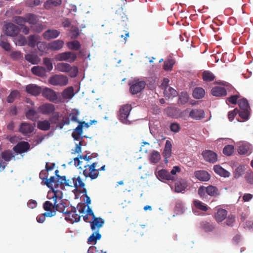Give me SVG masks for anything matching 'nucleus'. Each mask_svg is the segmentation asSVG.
<instances>
[{
	"label": "nucleus",
	"mask_w": 253,
	"mask_h": 253,
	"mask_svg": "<svg viewBox=\"0 0 253 253\" xmlns=\"http://www.w3.org/2000/svg\"><path fill=\"white\" fill-rule=\"evenodd\" d=\"M34 127L31 124L23 122L19 126V131L23 134H27L32 133Z\"/></svg>",
	"instance_id": "f3484780"
},
{
	"label": "nucleus",
	"mask_w": 253,
	"mask_h": 253,
	"mask_svg": "<svg viewBox=\"0 0 253 253\" xmlns=\"http://www.w3.org/2000/svg\"><path fill=\"white\" fill-rule=\"evenodd\" d=\"M207 194L211 197H216L219 195L220 193L216 187L209 185L207 187Z\"/></svg>",
	"instance_id": "4c0bfd02"
},
{
	"label": "nucleus",
	"mask_w": 253,
	"mask_h": 253,
	"mask_svg": "<svg viewBox=\"0 0 253 253\" xmlns=\"http://www.w3.org/2000/svg\"><path fill=\"white\" fill-rule=\"evenodd\" d=\"M15 160V155L9 149L4 150L0 153V168L4 169L8 163L11 160Z\"/></svg>",
	"instance_id": "39448f33"
},
{
	"label": "nucleus",
	"mask_w": 253,
	"mask_h": 253,
	"mask_svg": "<svg viewBox=\"0 0 253 253\" xmlns=\"http://www.w3.org/2000/svg\"><path fill=\"white\" fill-rule=\"evenodd\" d=\"M51 127L50 123L48 120L39 121L37 123V127L42 130H48Z\"/></svg>",
	"instance_id": "c9c22d12"
},
{
	"label": "nucleus",
	"mask_w": 253,
	"mask_h": 253,
	"mask_svg": "<svg viewBox=\"0 0 253 253\" xmlns=\"http://www.w3.org/2000/svg\"><path fill=\"white\" fill-rule=\"evenodd\" d=\"M198 193L199 195L202 198L206 197L207 187L204 186H201L198 189Z\"/></svg>",
	"instance_id": "338daca9"
},
{
	"label": "nucleus",
	"mask_w": 253,
	"mask_h": 253,
	"mask_svg": "<svg viewBox=\"0 0 253 253\" xmlns=\"http://www.w3.org/2000/svg\"><path fill=\"white\" fill-rule=\"evenodd\" d=\"M63 46V42L60 40L54 41L49 43L47 47L51 50H58Z\"/></svg>",
	"instance_id": "bb28decb"
},
{
	"label": "nucleus",
	"mask_w": 253,
	"mask_h": 253,
	"mask_svg": "<svg viewBox=\"0 0 253 253\" xmlns=\"http://www.w3.org/2000/svg\"><path fill=\"white\" fill-rule=\"evenodd\" d=\"M18 94V91L16 90L12 91L7 97V102L9 103H13Z\"/></svg>",
	"instance_id": "3c124183"
},
{
	"label": "nucleus",
	"mask_w": 253,
	"mask_h": 253,
	"mask_svg": "<svg viewBox=\"0 0 253 253\" xmlns=\"http://www.w3.org/2000/svg\"><path fill=\"white\" fill-rule=\"evenodd\" d=\"M200 228L206 232H212L215 228V225L213 223L207 221H203L200 223Z\"/></svg>",
	"instance_id": "a878e982"
},
{
	"label": "nucleus",
	"mask_w": 253,
	"mask_h": 253,
	"mask_svg": "<svg viewBox=\"0 0 253 253\" xmlns=\"http://www.w3.org/2000/svg\"><path fill=\"white\" fill-rule=\"evenodd\" d=\"M227 211L223 209H219L214 214V218L218 222H221L227 217Z\"/></svg>",
	"instance_id": "393cba45"
},
{
	"label": "nucleus",
	"mask_w": 253,
	"mask_h": 253,
	"mask_svg": "<svg viewBox=\"0 0 253 253\" xmlns=\"http://www.w3.org/2000/svg\"><path fill=\"white\" fill-rule=\"evenodd\" d=\"M250 110H239V116L244 120L247 121L249 119L250 115Z\"/></svg>",
	"instance_id": "5fc2aeb1"
},
{
	"label": "nucleus",
	"mask_w": 253,
	"mask_h": 253,
	"mask_svg": "<svg viewBox=\"0 0 253 253\" xmlns=\"http://www.w3.org/2000/svg\"><path fill=\"white\" fill-rule=\"evenodd\" d=\"M30 28L34 32L40 33L43 29V26L40 23H37L33 26H31Z\"/></svg>",
	"instance_id": "680f3d73"
},
{
	"label": "nucleus",
	"mask_w": 253,
	"mask_h": 253,
	"mask_svg": "<svg viewBox=\"0 0 253 253\" xmlns=\"http://www.w3.org/2000/svg\"><path fill=\"white\" fill-rule=\"evenodd\" d=\"M164 94L166 98H170L176 96L177 95V92L172 87L167 86L165 88Z\"/></svg>",
	"instance_id": "7c9ffc66"
},
{
	"label": "nucleus",
	"mask_w": 253,
	"mask_h": 253,
	"mask_svg": "<svg viewBox=\"0 0 253 253\" xmlns=\"http://www.w3.org/2000/svg\"><path fill=\"white\" fill-rule=\"evenodd\" d=\"M249 150V146L248 145L243 144L239 147L238 152L240 154L244 155L247 154Z\"/></svg>",
	"instance_id": "052dcab7"
},
{
	"label": "nucleus",
	"mask_w": 253,
	"mask_h": 253,
	"mask_svg": "<svg viewBox=\"0 0 253 253\" xmlns=\"http://www.w3.org/2000/svg\"><path fill=\"white\" fill-rule=\"evenodd\" d=\"M204 159L211 163H215L217 160V155L212 151L205 150L202 152Z\"/></svg>",
	"instance_id": "9d476101"
},
{
	"label": "nucleus",
	"mask_w": 253,
	"mask_h": 253,
	"mask_svg": "<svg viewBox=\"0 0 253 253\" xmlns=\"http://www.w3.org/2000/svg\"><path fill=\"white\" fill-rule=\"evenodd\" d=\"M66 203L64 202V209H65ZM77 210L75 208H72L71 210L68 211H64L65 219L73 223L78 222L80 220L81 216L76 213Z\"/></svg>",
	"instance_id": "0eeeda50"
},
{
	"label": "nucleus",
	"mask_w": 253,
	"mask_h": 253,
	"mask_svg": "<svg viewBox=\"0 0 253 253\" xmlns=\"http://www.w3.org/2000/svg\"><path fill=\"white\" fill-rule=\"evenodd\" d=\"M189 117L194 120H201L205 118L204 111L201 109H192L189 112Z\"/></svg>",
	"instance_id": "a211bd4d"
},
{
	"label": "nucleus",
	"mask_w": 253,
	"mask_h": 253,
	"mask_svg": "<svg viewBox=\"0 0 253 253\" xmlns=\"http://www.w3.org/2000/svg\"><path fill=\"white\" fill-rule=\"evenodd\" d=\"M175 63L173 59H169L164 62V69L166 71H171Z\"/></svg>",
	"instance_id": "864d4df0"
},
{
	"label": "nucleus",
	"mask_w": 253,
	"mask_h": 253,
	"mask_svg": "<svg viewBox=\"0 0 253 253\" xmlns=\"http://www.w3.org/2000/svg\"><path fill=\"white\" fill-rule=\"evenodd\" d=\"M75 176L71 177H68L66 176H64V185L72 187H75V185H77L76 182H75Z\"/></svg>",
	"instance_id": "49530a36"
},
{
	"label": "nucleus",
	"mask_w": 253,
	"mask_h": 253,
	"mask_svg": "<svg viewBox=\"0 0 253 253\" xmlns=\"http://www.w3.org/2000/svg\"><path fill=\"white\" fill-rule=\"evenodd\" d=\"M42 94L43 97L51 101H54L57 99L55 92L48 88H44L42 91Z\"/></svg>",
	"instance_id": "6ab92c4d"
},
{
	"label": "nucleus",
	"mask_w": 253,
	"mask_h": 253,
	"mask_svg": "<svg viewBox=\"0 0 253 253\" xmlns=\"http://www.w3.org/2000/svg\"><path fill=\"white\" fill-rule=\"evenodd\" d=\"M146 82L144 81L134 80L130 84L129 91L132 95L140 92L145 87Z\"/></svg>",
	"instance_id": "423d86ee"
},
{
	"label": "nucleus",
	"mask_w": 253,
	"mask_h": 253,
	"mask_svg": "<svg viewBox=\"0 0 253 253\" xmlns=\"http://www.w3.org/2000/svg\"><path fill=\"white\" fill-rule=\"evenodd\" d=\"M94 123H97V121L95 120H91L89 123H85V122H79L78 126H82L81 130H83V127L88 128L90 125H92Z\"/></svg>",
	"instance_id": "69168bd1"
},
{
	"label": "nucleus",
	"mask_w": 253,
	"mask_h": 253,
	"mask_svg": "<svg viewBox=\"0 0 253 253\" xmlns=\"http://www.w3.org/2000/svg\"><path fill=\"white\" fill-rule=\"evenodd\" d=\"M238 112L239 109L237 108L234 109L233 111H229L228 114V118L229 120L230 121H232Z\"/></svg>",
	"instance_id": "774afa93"
},
{
	"label": "nucleus",
	"mask_w": 253,
	"mask_h": 253,
	"mask_svg": "<svg viewBox=\"0 0 253 253\" xmlns=\"http://www.w3.org/2000/svg\"><path fill=\"white\" fill-rule=\"evenodd\" d=\"M37 112L34 109L29 110L25 114L27 119L35 121L37 119Z\"/></svg>",
	"instance_id": "09e8293b"
},
{
	"label": "nucleus",
	"mask_w": 253,
	"mask_h": 253,
	"mask_svg": "<svg viewBox=\"0 0 253 253\" xmlns=\"http://www.w3.org/2000/svg\"><path fill=\"white\" fill-rule=\"evenodd\" d=\"M55 110L54 105L50 103L43 104L38 108L39 112L43 115H50L53 113Z\"/></svg>",
	"instance_id": "f8f14e48"
},
{
	"label": "nucleus",
	"mask_w": 253,
	"mask_h": 253,
	"mask_svg": "<svg viewBox=\"0 0 253 253\" xmlns=\"http://www.w3.org/2000/svg\"><path fill=\"white\" fill-rule=\"evenodd\" d=\"M26 17V23H28L29 24L32 25V26L34 25L37 24L38 22V18L37 16L33 14L28 13L25 15Z\"/></svg>",
	"instance_id": "79ce46f5"
},
{
	"label": "nucleus",
	"mask_w": 253,
	"mask_h": 253,
	"mask_svg": "<svg viewBox=\"0 0 253 253\" xmlns=\"http://www.w3.org/2000/svg\"><path fill=\"white\" fill-rule=\"evenodd\" d=\"M215 77L214 74L210 71L206 70L202 73V79L206 82H210L213 81Z\"/></svg>",
	"instance_id": "58836bf2"
},
{
	"label": "nucleus",
	"mask_w": 253,
	"mask_h": 253,
	"mask_svg": "<svg viewBox=\"0 0 253 253\" xmlns=\"http://www.w3.org/2000/svg\"><path fill=\"white\" fill-rule=\"evenodd\" d=\"M193 204L194 206L200 210L204 211H206L208 210V207L201 201L195 200L193 201Z\"/></svg>",
	"instance_id": "c03bdc74"
},
{
	"label": "nucleus",
	"mask_w": 253,
	"mask_h": 253,
	"mask_svg": "<svg viewBox=\"0 0 253 253\" xmlns=\"http://www.w3.org/2000/svg\"><path fill=\"white\" fill-rule=\"evenodd\" d=\"M5 33L9 36L13 37L18 34L19 29L18 26L12 23H8L5 25Z\"/></svg>",
	"instance_id": "dca6fc26"
},
{
	"label": "nucleus",
	"mask_w": 253,
	"mask_h": 253,
	"mask_svg": "<svg viewBox=\"0 0 253 253\" xmlns=\"http://www.w3.org/2000/svg\"><path fill=\"white\" fill-rule=\"evenodd\" d=\"M234 152V146L232 145L225 146L223 150V153L226 156H230Z\"/></svg>",
	"instance_id": "13d9d810"
},
{
	"label": "nucleus",
	"mask_w": 253,
	"mask_h": 253,
	"mask_svg": "<svg viewBox=\"0 0 253 253\" xmlns=\"http://www.w3.org/2000/svg\"><path fill=\"white\" fill-rule=\"evenodd\" d=\"M30 149V144L26 141L18 142L13 147L12 150L17 154H22L28 151Z\"/></svg>",
	"instance_id": "1a4fd4ad"
},
{
	"label": "nucleus",
	"mask_w": 253,
	"mask_h": 253,
	"mask_svg": "<svg viewBox=\"0 0 253 253\" xmlns=\"http://www.w3.org/2000/svg\"><path fill=\"white\" fill-rule=\"evenodd\" d=\"M194 176L202 181H208L211 178L210 174L206 170H200L194 172Z\"/></svg>",
	"instance_id": "aec40b11"
},
{
	"label": "nucleus",
	"mask_w": 253,
	"mask_h": 253,
	"mask_svg": "<svg viewBox=\"0 0 253 253\" xmlns=\"http://www.w3.org/2000/svg\"><path fill=\"white\" fill-rule=\"evenodd\" d=\"M13 22L20 26L24 25L26 23V17L20 16H15L13 17Z\"/></svg>",
	"instance_id": "8fccbe9b"
},
{
	"label": "nucleus",
	"mask_w": 253,
	"mask_h": 253,
	"mask_svg": "<svg viewBox=\"0 0 253 253\" xmlns=\"http://www.w3.org/2000/svg\"><path fill=\"white\" fill-rule=\"evenodd\" d=\"M77 58V54L73 51L64 52V61L73 63Z\"/></svg>",
	"instance_id": "473e14b6"
},
{
	"label": "nucleus",
	"mask_w": 253,
	"mask_h": 253,
	"mask_svg": "<svg viewBox=\"0 0 253 253\" xmlns=\"http://www.w3.org/2000/svg\"><path fill=\"white\" fill-rule=\"evenodd\" d=\"M89 153L86 154L85 155H80L79 157L74 159L75 165L77 167L79 166L80 169H82L83 161L82 160H84L86 161H89L93 158H95L97 156V154H92L88 155Z\"/></svg>",
	"instance_id": "ddd939ff"
},
{
	"label": "nucleus",
	"mask_w": 253,
	"mask_h": 253,
	"mask_svg": "<svg viewBox=\"0 0 253 253\" xmlns=\"http://www.w3.org/2000/svg\"><path fill=\"white\" fill-rule=\"evenodd\" d=\"M187 187V183L184 180H181L175 183V191L177 193L184 191Z\"/></svg>",
	"instance_id": "2f4dec72"
},
{
	"label": "nucleus",
	"mask_w": 253,
	"mask_h": 253,
	"mask_svg": "<svg viewBox=\"0 0 253 253\" xmlns=\"http://www.w3.org/2000/svg\"><path fill=\"white\" fill-rule=\"evenodd\" d=\"M80 112L77 109H73L72 112L69 115L68 118H64V125H68L70 123L69 119L71 121L77 122L79 123V122H80L78 120V116L79 115Z\"/></svg>",
	"instance_id": "5701e85b"
},
{
	"label": "nucleus",
	"mask_w": 253,
	"mask_h": 253,
	"mask_svg": "<svg viewBox=\"0 0 253 253\" xmlns=\"http://www.w3.org/2000/svg\"><path fill=\"white\" fill-rule=\"evenodd\" d=\"M49 83L52 85H61L63 83V75H55L49 80Z\"/></svg>",
	"instance_id": "e433bc0d"
},
{
	"label": "nucleus",
	"mask_w": 253,
	"mask_h": 253,
	"mask_svg": "<svg viewBox=\"0 0 253 253\" xmlns=\"http://www.w3.org/2000/svg\"><path fill=\"white\" fill-rule=\"evenodd\" d=\"M66 46L70 50L78 51L81 47V44L78 41L73 40L72 41L67 42Z\"/></svg>",
	"instance_id": "c756f323"
},
{
	"label": "nucleus",
	"mask_w": 253,
	"mask_h": 253,
	"mask_svg": "<svg viewBox=\"0 0 253 253\" xmlns=\"http://www.w3.org/2000/svg\"><path fill=\"white\" fill-rule=\"evenodd\" d=\"M59 34V32L56 30L48 29L43 33L42 36L45 40H50L58 37Z\"/></svg>",
	"instance_id": "4be33fe9"
},
{
	"label": "nucleus",
	"mask_w": 253,
	"mask_h": 253,
	"mask_svg": "<svg viewBox=\"0 0 253 253\" xmlns=\"http://www.w3.org/2000/svg\"><path fill=\"white\" fill-rule=\"evenodd\" d=\"M189 95L186 92H181L179 97V102L181 104H184L188 102Z\"/></svg>",
	"instance_id": "4d7b16f0"
},
{
	"label": "nucleus",
	"mask_w": 253,
	"mask_h": 253,
	"mask_svg": "<svg viewBox=\"0 0 253 253\" xmlns=\"http://www.w3.org/2000/svg\"><path fill=\"white\" fill-rule=\"evenodd\" d=\"M81 126H78L72 133V136L74 139L79 141H82L83 140L81 135L83 134V130H81Z\"/></svg>",
	"instance_id": "a19ab883"
},
{
	"label": "nucleus",
	"mask_w": 253,
	"mask_h": 253,
	"mask_svg": "<svg viewBox=\"0 0 253 253\" xmlns=\"http://www.w3.org/2000/svg\"><path fill=\"white\" fill-rule=\"evenodd\" d=\"M81 34V30L76 26H72L66 31V36L71 40L76 39Z\"/></svg>",
	"instance_id": "2eb2a0df"
},
{
	"label": "nucleus",
	"mask_w": 253,
	"mask_h": 253,
	"mask_svg": "<svg viewBox=\"0 0 253 253\" xmlns=\"http://www.w3.org/2000/svg\"><path fill=\"white\" fill-rule=\"evenodd\" d=\"M76 92L74 91V88L73 86H69L64 89V100H67V101L71 99L76 94Z\"/></svg>",
	"instance_id": "f704fd0d"
},
{
	"label": "nucleus",
	"mask_w": 253,
	"mask_h": 253,
	"mask_svg": "<svg viewBox=\"0 0 253 253\" xmlns=\"http://www.w3.org/2000/svg\"><path fill=\"white\" fill-rule=\"evenodd\" d=\"M25 58L27 61L32 64H36L38 63V57L36 55L28 54L25 55Z\"/></svg>",
	"instance_id": "603ef678"
},
{
	"label": "nucleus",
	"mask_w": 253,
	"mask_h": 253,
	"mask_svg": "<svg viewBox=\"0 0 253 253\" xmlns=\"http://www.w3.org/2000/svg\"><path fill=\"white\" fill-rule=\"evenodd\" d=\"M49 121L52 124H58L57 127L62 128L63 127V116L62 114L57 112L52 113V116L49 118Z\"/></svg>",
	"instance_id": "9b49d317"
},
{
	"label": "nucleus",
	"mask_w": 253,
	"mask_h": 253,
	"mask_svg": "<svg viewBox=\"0 0 253 253\" xmlns=\"http://www.w3.org/2000/svg\"><path fill=\"white\" fill-rule=\"evenodd\" d=\"M61 3V0H47L45 3V7L46 8L49 7L51 5L54 6H57L58 5H59Z\"/></svg>",
	"instance_id": "0e129e2a"
},
{
	"label": "nucleus",
	"mask_w": 253,
	"mask_h": 253,
	"mask_svg": "<svg viewBox=\"0 0 253 253\" xmlns=\"http://www.w3.org/2000/svg\"><path fill=\"white\" fill-rule=\"evenodd\" d=\"M171 148L172 145L169 140H167L166 142L164 151V156L166 158H169L171 154Z\"/></svg>",
	"instance_id": "37998d69"
},
{
	"label": "nucleus",
	"mask_w": 253,
	"mask_h": 253,
	"mask_svg": "<svg viewBox=\"0 0 253 253\" xmlns=\"http://www.w3.org/2000/svg\"><path fill=\"white\" fill-rule=\"evenodd\" d=\"M26 91L31 95L37 96L42 92V88L35 84H29L26 87Z\"/></svg>",
	"instance_id": "412c9836"
},
{
	"label": "nucleus",
	"mask_w": 253,
	"mask_h": 253,
	"mask_svg": "<svg viewBox=\"0 0 253 253\" xmlns=\"http://www.w3.org/2000/svg\"><path fill=\"white\" fill-rule=\"evenodd\" d=\"M238 105L240 110H250V107L248 100L246 98H242L238 100Z\"/></svg>",
	"instance_id": "de8ad7c7"
},
{
	"label": "nucleus",
	"mask_w": 253,
	"mask_h": 253,
	"mask_svg": "<svg viewBox=\"0 0 253 253\" xmlns=\"http://www.w3.org/2000/svg\"><path fill=\"white\" fill-rule=\"evenodd\" d=\"M43 64L46 67V71L47 72L51 71L53 69V65L51 59L49 58H44L43 59Z\"/></svg>",
	"instance_id": "6e6d98bb"
},
{
	"label": "nucleus",
	"mask_w": 253,
	"mask_h": 253,
	"mask_svg": "<svg viewBox=\"0 0 253 253\" xmlns=\"http://www.w3.org/2000/svg\"><path fill=\"white\" fill-rule=\"evenodd\" d=\"M211 94L215 96H225L227 94L226 89L221 86H215L213 87L211 90Z\"/></svg>",
	"instance_id": "b1692460"
},
{
	"label": "nucleus",
	"mask_w": 253,
	"mask_h": 253,
	"mask_svg": "<svg viewBox=\"0 0 253 253\" xmlns=\"http://www.w3.org/2000/svg\"><path fill=\"white\" fill-rule=\"evenodd\" d=\"M213 169L216 174L221 176L228 177L230 176V172L224 169L219 165L214 166Z\"/></svg>",
	"instance_id": "c85d7f7f"
},
{
	"label": "nucleus",
	"mask_w": 253,
	"mask_h": 253,
	"mask_svg": "<svg viewBox=\"0 0 253 253\" xmlns=\"http://www.w3.org/2000/svg\"><path fill=\"white\" fill-rule=\"evenodd\" d=\"M47 171L42 170L40 173V178L42 180H45V184L50 188L54 193L53 198L54 199L55 208L57 210H61L63 208V183L56 180V178L52 176L47 178L48 173Z\"/></svg>",
	"instance_id": "f257e3e1"
},
{
	"label": "nucleus",
	"mask_w": 253,
	"mask_h": 253,
	"mask_svg": "<svg viewBox=\"0 0 253 253\" xmlns=\"http://www.w3.org/2000/svg\"><path fill=\"white\" fill-rule=\"evenodd\" d=\"M131 109V105L128 104L123 105L120 107L118 114V118L121 122L126 124H129V121L128 120V118Z\"/></svg>",
	"instance_id": "20e7f679"
},
{
	"label": "nucleus",
	"mask_w": 253,
	"mask_h": 253,
	"mask_svg": "<svg viewBox=\"0 0 253 253\" xmlns=\"http://www.w3.org/2000/svg\"><path fill=\"white\" fill-rule=\"evenodd\" d=\"M97 163H92L91 165H86L84 166L83 174L86 177H89L91 180L95 179L98 176V170L96 169Z\"/></svg>",
	"instance_id": "7ed1b4c3"
},
{
	"label": "nucleus",
	"mask_w": 253,
	"mask_h": 253,
	"mask_svg": "<svg viewBox=\"0 0 253 253\" xmlns=\"http://www.w3.org/2000/svg\"><path fill=\"white\" fill-rule=\"evenodd\" d=\"M161 159V155L160 153L156 151H153L150 154L149 156V160L151 163H157Z\"/></svg>",
	"instance_id": "a18cd8bd"
},
{
	"label": "nucleus",
	"mask_w": 253,
	"mask_h": 253,
	"mask_svg": "<svg viewBox=\"0 0 253 253\" xmlns=\"http://www.w3.org/2000/svg\"><path fill=\"white\" fill-rule=\"evenodd\" d=\"M158 178L161 180H172L173 177L169 173V171L165 169H161L158 172L157 175Z\"/></svg>",
	"instance_id": "cd10ccee"
},
{
	"label": "nucleus",
	"mask_w": 253,
	"mask_h": 253,
	"mask_svg": "<svg viewBox=\"0 0 253 253\" xmlns=\"http://www.w3.org/2000/svg\"><path fill=\"white\" fill-rule=\"evenodd\" d=\"M205 94V90L200 87H196L193 91V96L196 99H201L204 97Z\"/></svg>",
	"instance_id": "ea45409f"
},
{
	"label": "nucleus",
	"mask_w": 253,
	"mask_h": 253,
	"mask_svg": "<svg viewBox=\"0 0 253 253\" xmlns=\"http://www.w3.org/2000/svg\"><path fill=\"white\" fill-rule=\"evenodd\" d=\"M64 72L72 78L76 77L79 73V69L76 66H71L68 63H64Z\"/></svg>",
	"instance_id": "4468645a"
},
{
	"label": "nucleus",
	"mask_w": 253,
	"mask_h": 253,
	"mask_svg": "<svg viewBox=\"0 0 253 253\" xmlns=\"http://www.w3.org/2000/svg\"><path fill=\"white\" fill-rule=\"evenodd\" d=\"M27 41L26 38L23 36H19L16 39V44L20 46L25 45L27 44Z\"/></svg>",
	"instance_id": "e2e57ef3"
},
{
	"label": "nucleus",
	"mask_w": 253,
	"mask_h": 253,
	"mask_svg": "<svg viewBox=\"0 0 253 253\" xmlns=\"http://www.w3.org/2000/svg\"><path fill=\"white\" fill-rule=\"evenodd\" d=\"M27 44L30 47H34L37 43V40L34 35H30L28 37Z\"/></svg>",
	"instance_id": "bf43d9fd"
},
{
	"label": "nucleus",
	"mask_w": 253,
	"mask_h": 253,
	"mask_svg": "<svg viewBox=\"0 0 253 253\" xmlns=\"http://www.w3.org/2000/svg\"><path fill=\"white\" fill-rule=\"evenodd\" d=\"M62 200H63V199ZM43 207L44 210L47 211V212L43 213V215H45L46 217H51L55 215V211H52V208L60 212L63 213V208L61 209V210H57L55 208V204L54 203L53 205L52 204L48 201H46L43 204Z\"/></svg>",
	"instance_id": "6e6552de"
},
{
	"label": "nucleus",
	"mask_w": 253,
	"mask_h": 253,
	"mask_svg": "<svg viewBox=\"0 0 253 253\" xmlns=\"http://www.w3.org/2000/svg\"><path fill=\"white\" fill-rule=\"evenodd\" d=\"M91 229L93 233L88 238L87 242L89 244H95L98 240L101 238V235L99 233L100 229L102 227L105 223V220L100 217H95L92 221L89 222Z\"/></svg>",
	"instance_id": "f03ea898"
},
{
	"label": "nucleus",
	"mask_w": 253,
	"mask_h": 253,
	"mask_svg": "<svg viewBox=\"0 0 253 253\" xmlns=\"http://www.w3.org/2000/svg\"><path fill=\"white\" fill-rule=\"evenodd\" d=\"M32 72L39 77H44L47 71L46 69L42 66H34L31 69Z\"/></svg>",
	"instance_id": "72a5a7b5"
}]
</instances>
